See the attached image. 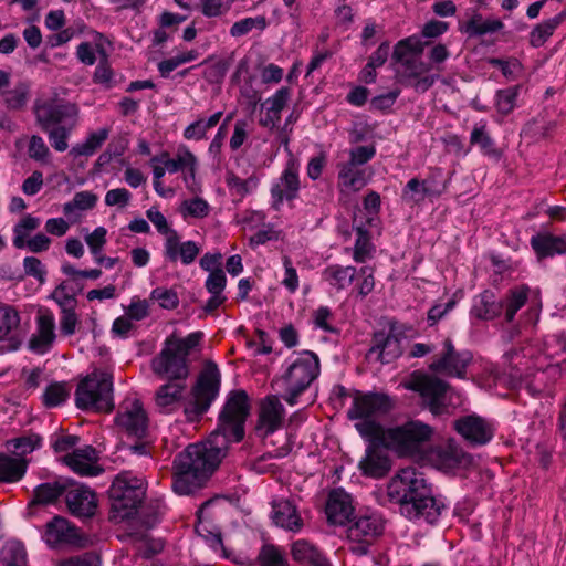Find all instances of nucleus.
<instances>
[{
  "label": "nucleus",
  "instance_id": "nucleus-1",
  "mask_svg": "<svg viewBox=\"0 0 566 566\" xmlns=\"http://www.w3.org/2000/svg\"><path fill=\"white\" fill-rule=\"evenodd\" d=\"M249 411V397L245 391L234 390L227 396L219 413L218 426L208 440L189 446L175 458V493L190 495L203 485L224 458L229 444L243 439Z\"/></svg>",
  "mask_w": 566,
  "mask_h": 566
},
{
  "label": "nucleus",
  "instance_id": "nucleus-2",
  "mask_svg": "<svg viewBox=\"0 0 566 566\" xmlns=\"http://www.w3.org/2000/svg\"><path fill=\"white\" fill-rule=\"evenodd\" d=\"M503 358L513 379L539 390L566 373V335H547L541 343L507 350Z\"/></svg>",
  "mask_w": 566,
  "mask_h": 566
},
{
  "label": "nucleus",
  "instance_id": "nucleus-3",
  "mask_svg": "<svg viewBox=\"0 0 566 566\" xmlns=\"http://www.w3.org/2000/svg\"><path fill=\"white\" fill-rule=\"evenodd\" d=\"M390 501L399 504L407 520L417 524L434 525L448 505L441 495H434L424 474L413 467L399 470L387 486Z\"/></svg>",
  "mask_w": 566,
  "mask_h": 566
},
{
  "label": "nucleus",
  "instance_id": "nucleus-4",
  "mask_svg": "<svg viewBox=\"0 0 566 566\" xmlns=\"http://www.w3.org/2000/svg\"><path fill=\"white\" fill-rule=\"evenodd\" d=\"M202 336L201 332H193L184 338L175 335L166 338L160 353L151 359L154 374L169 380H185L189 375L187 358L199 346Z\"/></svg>",
  "mask_w": 566,
  "mask_h": 566
},
{
  "label": "nucleus",
  "instance_id": "nucleus-5",
  "mask_svg": "<svg viewBox=\"0 0 566 566\" xmlns=\"http://www.w3.org/2000/svg\"><path fill=\"white\" fill-rule=\"evenodd\" d=\"M318 356L312 350H302L286 358L282 365L280 382L284 389L283 399L291 406L319 376Z\"/></svg>",
  "mask_w": 566,
  "mask_h": 566
},
{
  "label": "nucleus",
  "instance_id": "nucleus-6",
  "mask_svg": "<svg viewBox=\"0 0 566 566\" xmlns=\"http://www.w3.org/2000/svg\"><path fill=\"white\" fill-rule=\"evenodd\" d=\"M394 406L392 398L386 394H358L353 399L348 416L350 419L357 420L355 428L359 434L371 442L381 438L385 431L379 419L389 413Z\"/></svg>",
  "mask_w": 566,
  "mask_h": 566
},
{
  "label": "nucleus",
  "instance_id": "nucleus-7",
  "mask_svg": "<svg viewBox=\"0 0 566 566\" xmlns=\"http://www.w3.org/2000/svg\"><path fill=\"white\" fill-rule=\"evenodd\" d=\"M433 429L419 420L387 429L381 439L400 457L422 459L431 448Z\"/></svg>",
  "mask_w": 566,
  "mask_h": 566
},
{
  "label": "nucleus",
  "instance_id": "nucleus-8",
  "mask_svg": "<svg viewBox=\"0 0 566 566\" xmlns=\"http://www.w3.org/2000/svg\"><path fill=\"white\" fill-rule=\"evenodd\" d=\"M74 400L75 406L81 410L111 411L114 407L112 376L95 369L80 380Z\"/></svg>",
  "mask_w": 566,
  "mask_h": 566
},
{
  "label": "nucleus",
  "instance_id": "nucleus-9",
  "mask_svg": "<svg viewBox=\"0 0 566 566\" xmlns=\"http://www.w3.org/2000/svg\"><path fill=\"white\" fill-rule=\"evenodd\" d=\"M111 516L119 523L135 513L145 496L144 481L136 476L117 475L109 490Z\"/></svg>",
  "mask_w": 566,
  "mask_h": 566
},
{
  "label": "nucleus",
  "instance_id": "nucleus-10",
  "mask_svg": "<svg viewBox=\"0 0 566 566\" xmlns=\"http://www.w3.org/2000/svg\"><path fill=\"white\" fill-rule=\"evenodd\" d=\"M220 380L218 367L213 364L207 365L191 390V398L185 405L184 411L188 421H197L207 412L219 395Z\"/></svg>",
  "mask_w": 566,
  "mask_h": 566
},
{
  "label": "nucleus",
  "instance_id": "nucleus-11",
  "mask_svg": "<svg viewBox=\"0 0 566 566\" xmlns=\"http://www.w3.org/2000/svg\"><path fill=\"white\" fill-rule=\"evenodd\" d=\"M77 116L76 105L67 103L52 107L48 112V116L41 120L42 128L56 151L62 153L67 149V139L76 126Z\"/></svg>",
  "mask_w": 566,
  "mask_h": 566
},
{
  "label": "nucleus",
  "instance_id": "nucleus-12",
  "mask_svg": "<svg viewBox=\"0 0 566 566\" xmlns=\"http://www.w3.org/2000/svg\"><path fill=\"white\" fill-rule=\"evenodd\" d=\"M385 528V520L380 513L371 511L360 514L347 528L349 552L358 557L367 556L374 541Z\"/></svg>",
  "mask_w": 566,
  "mask_h": 566
},
{
  "label": "nucleus",
  "instance_id": "nucleus-13",
  "mask_svg": "<svg viewBox=\"0 0 566 566\" xmlns=\"http://www.w3.org/2000/svg\"><path fill=\"white\" fill-rule=\"evenodd\" d=\"M42 539L51 548L84 549L95 544L93 536L82 532L62 516H54L48 522Z\"/></svg>",
  "mask_w": 566,
  "mask_h": 566
},
{
  "label": "nucleus",
  "instance_id": "nucleus-14",
  "mask_svg": "<svg viewBox=\"0 0 566 566\" xmlns=\"http://www.w3.org/2000/svg\"><path fill=\"white\" fill-rule=\"evenodd\" d=\"M300 189V163L291 156L281 175L271 184V206L280 210L284 201H292L298 197Z\"/></svg>",
  "mask_w": 566,
  "mask_h": 566
},
{
  "label": "nucleus",
  "instance_id": "nucleus-15",
  "mask_svg": "<svg viewBox=\"0 0 566 566\" xmlns=\"http://www.w3.org/2000/svg\"><path fill=\"white\" fill-rule=\"evenodd\" d=\"M472 360V355L468 350L459 352L454 348L451 339L447 338L442 347L432 360L430 370L449 377L464 378L465 369Z\"/></svg>",
  "mask_w": 566,
  "mask_h": 566
},
{
  "label": "nucleus",
  "instance_id": "nucleus-16",
  "mask_svg": "<svg viewBox=\"0 0 566 566\" xmlns=\"http://www.w3.org/2000/svg\"><path fill=\"white\" fill-rule=\"evenodd\" d=\"M421 395L433 415H441L447 410L443 399L448 385L436 377L420 375L413 377L407 386Z\"/></svg>",
  "mask_w": 566,
  "mask_h": 566
},
{
  "label": "nucleus",
  "instance_id": "nucleus-17",
  "mask_svg": "<svg viewBox=\"0 0 566 566\" xmlns=\"http://www.w3.org/2000/svg\"><path fill=\"white\" fill-rule=\"evenodd\" d=\"M65 502L70 513L78 518L94 516L98 506L95 491L76 482L69 484L65 491Z\"/></svg>",
  "mask_w": 566,
  "mask_h": 566
},
{
  "label": "nucleus",
  "instance_id": "nucleus-18",
  "mask_svg": "<svg viewBox=\"0 0 566 566\" xmlns=\"http://www.w3.org/2000/svg\"><path fill=\"white\" fill-rule=\"evenodd\" d=\"M453 427L459 434L474 446L486 444L494 434L493 424L476 415H468L459 418L454 421Z\"/></svg>",
  "mask_w": 566,
  "mask_h": 566
},
{
  "label": "nucleus",
  "instance_id": "nucleus-19",
  "mask_svg": "<svg viewBox=\"0 0 566 566\" xmlns=\"http://www.w3.org/2000/svg\"><path fill=\"white\" fill-rule=\"evenodd\" d=\"M63 460L73 472L83 476H97L103 471L98 464L99 453L92 446L73 449Z\"/></svg>",
  "mask_w": 566,
  "mask_h": 566
},
{
  "label": "nucleus",
  "instance_id": "nucleus-20",
  "mask_svg": "<svg viewBox=\"0 0 566 566\" xmlns=\"http://www.w3.org/2000/svg\"><path fill=\"white\" fill-rule=\"evenodd\" d=\"M115 420L130 436L142 437L147 429V416L137 399L124 401Z\"/></svg>",
  "mask_w": 566,
  "mask_h": 566
},
{
  "label": "nucleus",
  "instance_id": "nucleus-21",
  "mask_svg": "<svg viewBox=\"0 0 566 566\" xmlns=\"http://www.w3.org/2000/svg\"><path fill=\"white\" fill-rule=\"evenodd\" d=\"M285 410L277 397H266L260 406L256 431L269 436L279 430L283 423Z\"/></svg>",
  "mask_w": 566,
  "mask_h": 566
},
{
  "label": "nucleus",
  "instance_id": "nucleus-22",
  "mask_svg": "<svg viewBox=\"0 0 566 566\" xmlns=\"http://www.w3.org/2000/svg\"><path fill=\"white\" fill-rule=\"evenodd\" d=\"M446 185H439L433 178L420 180L411 178L402 189L401 199L408 205H420L427 198H437L443 193Z\"/></svg>",
  "mask_w": 566,
  "mask_h": 566
},
{
  "label": "nucleus",
  "instance_id": "nucleus-23",
  "mask_svg": "<svg viewBox=\"0 0 566 566\" xmlns=\"http://www.w3.org/2000/svg\"><path fill=\"white\" fill-rule=\"evenodd\" d=\"M434 462L439 470L454 473L457 470L469 468L472 464V457L455 443L449 442L436 451Z\"/></svg>",
  "mask_w": 566,
  "mask_h": 566
},
{
  "label": "nucleus",
  "instance_id": "nucleus-24",
  "mask_svg": "<svg viewBox=\"0 0 566 566\" xmlns=\"http://www.w3.org/2000/svg\"><path fill=\"white\" fill-rule=\"evenodd\" d=\"M390 467V459L387 452L374 443L367 447L365 455L358 463L361 473L374 479L385 476L389 472Z\"/></svg>",
  "mask_w": 566,
  "mask_h": 566
},
{
  "label": "nucleus",
  "instance_id": "nucleus-25",
  "mask_svg": "<svg viewBox=\"0 0 566 566\" xmlns=\"http://www.w3.org/2000/svg\"><path fill=\"white\" fill-rule=\"evenodd\" d=\"M200 251L201 248L197 242L191 240L181 242L178 233L164 242V258L172 263L180 261L184 265H189L195 262Z\"/></svg>",
  "mask_w": 566,
  "mask_h": 566
},
{
  "label": "nucleus",
  "instance_id": "nucleus-26",
  "mask_svg": "<svg viewBox=\"0 0 566 566\" xmlns=\"http://www.w3.org/2000/svg\"><path fill=\"white\" fill-rule=\"evenodd\" d=\"M401 355L400 339L394 335L377 333L374 336V345L369 349L367 357L370 360H378L382 364H389Z\"/></svg>",
  "mask_w": 566,
  "mask_h": 566
},
{
  "label": "nucleus",
  "instance_id": "nucleus-27",
  "mask_svg": "<svg viewBox=\"0 0 566 566\" xmlns=\"http://www.w3.org/2000/svg\"><path fill=\"white\" fill-rule=\"evenodd\" d=\"M186 385L184 381L170 380L161 385L155 395L156 408L161 413H171L180 407Z\"/></svg>",
  "mask_w": 566,
  "mask_h": 566
},
{
  "label": "nucleus",
  "instance_id": "nucleus-28",
  "mask_svg": "<svg viewBox=\"0 0 566 566\" xmlns=\"http://www.w3.org/2000/svg\"><path fill=\"white\" fill-rule=\"evenodd\" d=\"M353 505L349 494L342 489H336L329 493L326 504V516L329 523L344 525L349 521L353 514Z\"/></svg>",
  "mask_w": 566,
  "mask_h": 566
},
{
  "label": "nucleus",
  "instance_id": "nucleus-29",
  "mask_svg": "<svg viewBox=\"0 0 566 566\" xmlns=\"http://www.w3.org/2000/svg\"><path fill=\"white\" fill-rule=\"evenodd\" d=\"M271 516L277 526L294 533L300 532L303 526L295 505L286 499L273 501Z\"/></svg>",
  "mask_w": 566,
  "mask_h": 566
},
{
  "label": "nucleus",
  "instance_id": "nucleus-30",
  "mask_svg": "<svg viewBox=\"0 0 566 566\" xmlns=\"http://www.w3.org/2000/svg\"><path fill=\"white\" fill-rule=\"evenodd\" d=\"M290 98L291 90L289 87H281L273 95L269 96L262 105L265 113L260 119V124L266 128H274L279 124L281 113Z\"/></svg>",
  "mask_w": 566,
  "mask_h": 566
},
{
  "label": "nucleus",
  "instance_id": "nucleus-31",
  "mask_svg": "<svg viewBox=\"0 0 566 566\" xmlns=\"http://www.w3.org/2000/svg\"><path fill=\"white\" fill-rule=\"evenodd\" d=\"M531 245L538 258H553L566 253V238L547 232L533 235Z\"/></svg>",
  "mask_w": 566,
  "mask_h": 566
},
{
  "label": "nucleus",
  "instance_id": "nucleus-32",
  "mask_svg": "<svg viewBox=\"0 0 566 566\" xmlns=\"http://www.w3.org/2000/svg\"><path fill=\"white\" fill-rule=\"evenodd\" d=\"M504 27L500 19H483L480 13H475L469 21L460 27V31L468 36H482L485 34L495 33Z\"/></svg>",
  "mask_w": 566,
  "mask_h": 566
},
{
  "label": "nucleus",
  "instance_id": "nucleus-33",
  "mask_svg": "<svg viewBox=\"0 0 566 566\" xmlns=\"http://www.w3.org/2000/svg\"><path fill=\"white\" fill-rule=\"evenodd\" d=\"M339 186L348 191H359L367 185L366 170L349 163L339 165Z\"/></svg>",
  "mask_w": 566,
  "mask_h": 566
},
{
  "label": "nucleus",
  "instance_id": "nucleus-34",
  "mask_svg": "<svg viewBox=\"0 0 566 566\" xmlns=\"http://www.w3.org/2000/svg\"><path fill=\"white\" fill-rule=\"evenodd\" d=\"M501 312L500 303H496L495 296L490 291L476 295L473 298L471 315L483 321L493 319Z\"/></svg>",
  "mask_w": 566,
  "mask_h": 566
},
{
  "label": "nucleus",
  "instance_id": "nucleus-35",
  "mask_svg": "<svg viewBox=\"0 0 566 566\" xmlns=\"http://www.w3.org/2000/svg\"><path fill=\"white\" fill-rule=\"evenodd\" d=\"M224 181L230 195L238 197L241 200L258 189L260 185V177L256 174H252L248 178L242 179L234 172L228 171L226 174Z\"/></svg>",
  "mask_w": 566,
  "mask_h": 566
},
{
  "label": "nucleus",
  "instance_id": "nucleus-36",
  "mask_svg": "<svg viewBox=\"0 0 566 566\" xmlns=\"http://www.w3.org/2000/svg\"><path fill=\"white\" fill-rule=\"evenodd\" d=\"M29 461L13 459L0 452V482L13 483L20 481L25 474Z\"/></svg>",
  "mask_w": 566,
  "mask_h": 566
},
{
  "label": "nucleus",
  "instance_id": "nucleus-37",
  "mask_svg": "<svg viewBox=\"0 0 566 566\" xmlns=\"http://www.w3.org/2000/svg\"><path fill=\"white\" fill-rule=\"evenodd\" d=\"M97 196L91 191L76 192L73 199L63 206V213L71 221L76 222L81 218V212L95 207Z\"/></svg>",
  "mask_w": 566,
  "mask_h": 566
},
{
  "label": "nucleus",
  "instance_id": "nucleus-38",
  "mask_svg": "<svg viewBox=\"0 0 566 566\" xmlns=\"http://www.w3.org/2000/svg\"><path fill=\"white\" fill-rule=\"evenodd\" d=\"M109 130L107 128H101L98 130L92 132L87 135L85 140L82 143H77L70 150V156L73 158L77 157H90L96 153L98 148L105 143L108 138Z\"/></svg>",
  "mask_w": 566,
  "mask_h": 566
},
{
  "label": "nucleus",
  "instance_id": "nucleus-39",
  "mask_svg": "<svg viewBox=\"0 0 566 566\" xmlns=\"http://www.w3.org/2000/svg\"><path fill=\"white\" fill-rule=\"evenodd\" d=\"M193 154L187 146H180L177 149L176 157L170 158L167 151L161 153L150 159V164L160 163L165 165L169 174L185 170L187 165H192Z\"/></svg>",
  "mask_w": 566,
  "mask_h": 566
},
{
  "label": "nucleus",
  "instance_id": "nucleus-40",
  "mask_svg": "<svg viewBox=\"0 0 566 566\" xmlns=\"http://www.w3.org/2000/svg\"><path fill=\"white\" fill-rule=\"evenodd\" d=\"M35 218L28 214L14 227L13 245L18 249L29 248L35 251Z\"/></svg>",
  "mask_w": 566,
  "mask_h": 566
},
{
  "label": "nucleus",
  "instance_id": "nucleus-41",
  "mask_svg": "<svg viewBox=\"0 0 566 566\" xmlns=\"http://www.w3.org/2000/svg\"><path fill=\"white\" fill-rule=\"evenodd\" d=\"M470 143L479 146L484 156L495 159L501 157V151L496 148L495 142L490 136L484 122L474 125L470 135Z\"/></svg>",
  "mask_w": 566,
  "mask_h": 566
},
{
  "label": "nucleus",
  "instance_id": "nucleus-42",
  "mask_svg": "<svg viewBox=\"0 0 566 566\" xmlns=\"http://www.w3.org/2000/svg\"><path fill=\"white\" fill-rule=\"evenodd\" d=\"M54 317L43 314L38 317V354L48 353L55 340Z\"/></svg>",
  "mask_w": 566,
  "mask_h": 566
},
{
  "label": "nucleus",
  "instance_id": "nucleus-43",
  "mask_svg": "<svg viewBox=\"0 0 566 566\" xmlns=\"http://www.w3.org/2000/svg\"><path fill=\"white\" fill-rule=\"evenodd\" d=\"M292 555L294 559L313 566H327V558L306 541H297L293 544Z\"/></svg>",
  "mask_w": 566,
  "mask_h": 566
},
{
  "label": "nucleus",
  "instance_id": "nucleus-44",
  "mask_svg": "<svg viewBox=\"0 0 566 566\" xmlns=\"http://www.w3.org/2000/svg\"><path fill=\"white\" fill-rule=\"evenodd\" d=\"M356 275L354 266L329 265L323 272L324 280L337 290L346 289Z\"/></svg>",
  "mask_w": 566,
  "mask_h": 566
},
{
  "label": "nucleus",
  "instance_id": "nucleus-45",
  "mask_svg": "<svg viewBox=\"0 0 566 566\" xmlns=\"http://www.w3.org/2000/svg\"><path fill=\"white\" fill-rule=\"evenodd\" d=\"M20 316L9 305L0 304V342L15 339V331L19 327Z\"/></svg>",
  "mask_w": 566,
  "mask_h": 566
},
{
  "label": "nucleus",
  "instance_id": "nucleus-46",
  "mask_svg": "<svg viewBox=\"0 0 566 566\" xmlns=\"http://www.w3.org/2000/svg\"><path fill=\"white\" fill-rule=\"evenodd\" d=\"M223 113L221 111L212 114L208 119L199 118L184 129V137L188 140H201L209 129L217 126Z\"/></svg>",
  "mask_w": 566,
  "mask_h": 566
},
{
  "label": "nucleus",
  "instance_id": "nucleus-47",
  "mask_svg": "<svg viewBox=\"0 0 566 566\" xmlns=\"http://www.w3.org/2000/svg\"><path fill=\"white\" fill-rule=\"evenodd\" d=\"M528 287L520 286L510 291L505 300L500 303L504 311L505 319L512 322L516 312L524 306L527 300Z\"/></svg>",
  "mask_w": 566,
  "mask_h": 566
},
{
  "label": "nucleus",
  "instance_id": "nucleus-48",
  "mask_svg": "<svg viewBox=\"0 0 566 566\" xmlns=\"http://www.w3.org/2000/svg\"><path fill=\"white\" fill-rule=\"evenodd\" d=\"M424 43L418 35H411L400 40L394 49L392 59L420 56L423 52Z\"/></svg>",
  "mask_w": 566,
  "mask_h": 566
},
{
  "label": "nucleus",
  "instance_id": "nucleus-49",
  "mask_svg": "<svg viewBox=\"0 0 566 566\" xmlns=\"http://www.w3.org/2000/svg\"><path fill=\"white\" fill-rule=\"evenodd\" d=\"M268 27V21L264 15L243 18L232 24L230 28V35L233 38H241L252 30L264 31Z\"/></svg>",
  "mask_w": 566,
  "mask_h": 566
},
{
  "label": "nucleus",
  "instance_id": "nucleus-50",
  "mask_svg": "<svg viewBox=\"0 0 566 566\" xmlns=\"http://www.w3.org/2000/svg\"><path fill=\"white\" fill-rule=\"evenodd\" d=\"M395 62L402 67L403 75L408 78L420 77L432 69L421 56L396 59Z\"/></svg>",
  "mask_w": 566,
  "mask_h": 566
},
{
  "label": "nucleus",
  "instance_id": "nucleus-51",
  "mask_svg": "<svg viewBox=\"0 0 566 566\" xmlns=\"http://www.w3.org/2000/svg\"><path fill=\"white\" fill-rule=\"evenodd\" d=\"M69 484L54 480L38 485V504L52 503L67 490Z\"/></svg>",
  "mask_w": 566,
  "mask_h": 566
},
{
  "label": "nucleus",
  "instance_id": "nucleus-52",
  "mask_svg": "<svg viewBox=\"0 0 566 566\" xmlns=\"http://www.w3.org/2000/svg\"><path fill=\"white\" fill-rule=\"evenodd\" d=\"M374 245L371 244L367 231L357 228V239L355 241L353 259L357 263H364L373 256Z\"/></svg>",
  "mask_w": 566,
  "mask_h": 566
},
{
  "label": "nucleus",
  "instance_id": "nucleus-53",
  "mask_svg": "<svg viewBox=\"0 0 566 566\" xmlns=\"http://www.w3.org/2000/svg\"><path fill=\"white\" fill-rule=\"evenodd\" d=\"M210 210L209 203L202 198H192L184 200L180 205L179 211L181 216L186 218L201 219L208 216Z\"/></svg>",
  "mask_w": 566,
  "mask_h": 566
},
{
  "label": "nucleus",
  "instance_id": "nucleus-54",
  "mask_svg": "<svg viewBox=\"0 0 566 566\" xmlns=\"http://www.w3.org/2000/svg\"><path fill=\"white\" fill-rule=\"evenodd\" d=\"M69 396V391L63 382L50 384L43 395L42 400L46 408H54L62 405Z\"/></svg>",
  "mask_w": 566,
  "mask_h": 566
},
{
  "label": "nucleus",
  "instance_id": "nucleus-55",
  "mask_svg": "<svg viewBox=\"0 0 566 566\" xmlns=\"http://www.w3.org/2000/svg\"><path fill=\"white\" fill-rule=\"evenodd\" d=\"M6 448L14 455L13 459H25L35 449V441L31 437L22 436L8 440Z\"/></svg>",
  "mask_w": 566,
  "mask_h": 566
},
{
  "label": "nucleus",
  "instance_id": "nucleus-56",
  "mask_svg": "<svg viewBox=\"0 0 566 566\" xmlns=\"http://www.w3.org/2000/svg\"><path fill=\"white\" fill-rule=\"evenodd\" d=\"M517 96V86L497 91L495 96V105L497 112L502 115L510 114L516 106Z\"/></svg>",
  "mask_w": 566,
  "mask_h": 566
},
{
  "label": "nucleus",
  "instance_id": "nucleus-57",
  "mask_svg": "<svg viewBox=\"0 0 566 566\" xmlns=\"http://www.w3.org/2000/svg\"><path fill=\"white\" fill-rule=\"evenodd\" d=\"M556 25L551 19L536 24L530 33V43L533 48H541L553 35Z\"/></svg>",
  "mask_w": 566,
  "mask_h": 566
},
{
  "label": "nucleus",
  "instance_id": "nucleus-58",
  "mask_svg": "<svg viewBox=\"0 0 566 566\" xmlns=\"http://www.w3.org/2000/svg\"><path fill=\"white\" fill-rule=\"evenodd\" d=\"M151 301L159 304L161 308L175 310L179 304V297L175 290L167 287H156L149 295Z\"/></svg>",
  "mask_w": 566,
  "mask_h": 566
},
{
  "label": "nucleus",
  "instance_id": "nucleus-59",
  "mask_svg": "<svg viewBox=\"0 0 566 566\" xmlns=\"http://www.w3.org/2000/svg\"><path fill=\"white\" fill-rule=\"evenodd\" d=\"M147 219L154 224L158 233L167 238H172V234H177V231L170 228L167 218L158 210L157 207L153 206L146 211Z\"/></svg>",
  "mask_w": 566,
  "mask_h": 566
},
{
  "label": "nucleus",
  "instance_id": "nucleus-60",
  "mask_svg": "<svg viewBox=\"0 0 566 566\" xmlns=\"http://www.w3.org/2000/svg\"><path fill=\"white\" fill-rule=\"evenodd\" d=\"M101 558L96 553L88 552L82 555L60 559L55 566H101Z\"/></svg>",
  "mask_w": 566,
  "mask_h": 566
},
{
  "label": "nucleus",
  "instance_id": "nucleus-61",
  "mask_svg": "<svg viewBox=\"0 0 566 566\" xmlns=\"http://www.w3.org/2000/svg\"><path fill=\"white\" fill-rule=\"evenodd\" d=\"M313 324L315 328L322 329L327 333H335L334 315L327 306H319L313 313Z\"/></svg>",
  "mask_w": 566,
  "mask_h": 566
},
{
  "label": "nucleus",
  "instance_id": "nucleus-62",
  "mask_svg": "<svg viewBox=\"0 0 566 566\" xmlns=\"http://www.w3.org/2000/svg\"><path fill=\"white\" fill-rule=\"evenodd\" d=\"M29 87L25 84H19L14 88L4 93L6 104L10 108H20L27 103Z\"/></svg>",
  "mask_w": 566,
  "mask_h": 566
},
{
  "label": "nucleus",
  "instance_id": "nucleus-63",
  "mask_svg": "<svg viewBox=\"0 0 566 566\" xmlns=\"http://www.w3.org/2000/svg\"><path fill=\"white\" fill-rule=\"evenodd\" d=\"M234 0H205L202 3V13L208 18H216L226 14Z\"/></svg>",
  "mask_w": 566,
  "mask_h": 566
},
{
  "label": "nucleus",
  "instance_id": "nucleus-64",
  "mask_svg": "<svg viewBox=\"0 0 566 566\" xmlns=\"http://www.w3.org/2000/svg\"><path fill=\"white\" fill-rule=\"evenodd\" d=\"M259 559L262 566H284L285 564L282 553L272 545L262 547Z\"/></svg>",
  "mask_w": 566,
  "mask_h": 566
}]
</instances>
